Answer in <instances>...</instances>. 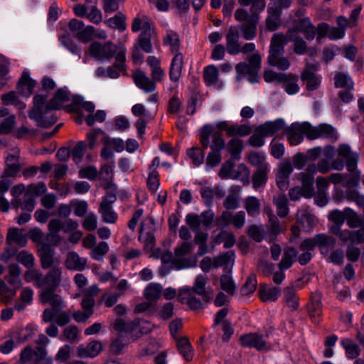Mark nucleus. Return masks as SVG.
<instances>
[{
    "label": "nucleus",
    "instance_id": "nucleus-1",
    "mask_svg": "<svg viewBox=\"0 0 364 364\" xmlns=\"http://www.w3.org/2000/svg\"><path fill=\"white\" fill-rule=\"evenodd\" d=\"M126 52L124 46H117L111 43L102 44L93 42L89 48L90 55L98 60H109L114 56L113 66L119 70H124L126 68Z\"/></svg>",
    "mask_w": 364,
    "mask_h": 364
},
{
    "label": "nucleus",
    "instance_id": "nucleus-2",
    "mask_svg": "<svg viewBox=\"0 0 364 364\" xmlns=\"http://www.w3.org/2000/svg\"><path fill=\"white\" fill-rule=\"evenodd\" d=\"M46 96L36 95L33 97V107L28 113L30 119L35 120L38 126L42 127H48L57 121V118L53 114L46 116L49 111L52 110L46 107Z\"/></svg>",
    "mask_w": 364,
    "mask_h": 364
},
{
    "label": "nucleus",
    "instance_id": "nucleus-3",
    "mask_svg": "<svg viewBox=\"0 0 364 364\" xmlns=\"http://www.w3.org/2000/svg\"><path fill=\"white\" fill-rule=\"evenodd\" d=\"M40 299L43 304H49L51 308H46L42 315V319L45 323H50L54 320L58 314V311L65 308V302L61 296L55 293V290L43 289L40 294Z\"/></svg>",
    "mask_w": 364,
    "mask_h": 364
},
{
    "label": "nucleus",
    "instance_id": "nucleus-4",
    "mask_svg": "<svg viewBox=\"0 0 364 364\" xmlns=\"http://www.w3.org/2000/svg\"><path fill=\"white\" fill-rule=\"evenodd\" d=\"M285 122L282 119H277L272 122H267L255 128L252 135V146L260 147L264 144V138L272 136L285 127Z\"/></svg>",
    "mask_w": 364,
    "mask_h": 364
},
{
    "label": "nucleus",
    "instance_id": "nucleus-5",
    "mask_svg": "<svg viewBox=\"0 0 364 364\" xmlns=\"http://www.w3.org/2000/svg\"><path fill=\"white\" fill-rule=\"evenodd\" d=\"M194 249L191 242H183L175 249V257L173 260V267L176 269H181L194 267L196 265V259L193 257H186Z\"/></svg>",
    "mask_w": 364,
    "mask_h": 364
},
{
    "label": "nucleus",
    "instance_id": "nucleus-6",
    "mask_svg": "<svg viewBox=\"0 0 364 364\" xmlns=\"http://www.w3.org/2000/svg\"><path fill=\"white\" fill-rule=\"evenodd\" d=\"M299 176L301 181V186H296L289 190V196L291 200H298L301 197L310 198L314 193V178L304 172H301Z\"/></svg>",
    "mask_w": 364,
    "mask_h": 364
},
{
    "label": "nucleus",
    "instance_id": "nucleus-7",
    "mask_svg": "<svg viewBox=\"0 0 364 364\" xmlns=\"http://www.w3.org/2000/svg\"><path fill=\"white\" fill-rule=\"evenodd\" d=\"M239 31L237 26H231L226 36V50L230 55H237L240 53H248L250 51V43L243 46L239 42Z\"/></svg>",
    "mask_w": 364,
    "mask_h": 364
},
{
    "label": "nucleus",
    "instance_id": "nucleus-8",
    "mask_svg": "<svg viewBox=\"0 0 364 364\" xmlns=\"http://www.w3.org/2000/svg\"><path fill=\"white\" fill-rule=\"evenodd\" d=\"M12 153H9L5 157V168L1 174V178H16L19 176L22 165L20 161V151L18 149H13Z\"/></svg>",
    "mask_w": 364,
    "mask_h": 364
},
{
    "label": "nucleus",
    "instance_id": "nucleus-9",
    "mask_svg": "<svg viewBox=\"0 0 364 364\" xmlns=\"http://www.w3.org/2000/svg\"><path fill=\"white\" fill-rule=\"evenodd\" d=\"M116 200V195L109 193L102 198L100 203L99 213L101 214L102 220L107 223L114 224L117 220V213L112 208V204Z\"/></svg>",
    "mask_w": 364,
    "mask_h": 364
},
{
    "label": "nucleus",
    "instance_id": "nucleus-10",
    "mask_svg": "<svg viewBox=\"0 0 364 364\" xmlns=\"http://www.w3.org/2000/svg\"><path fill=\"white\" fill-rule=\"evenodd\" d=\"M309 139H316L318 138L327 139L331 141H336L338 139V134L336 129L328 124H321L313 127L309 123Z\"/></svg>",
    "mask_w": 364,
    "mask_h": 364
},
{
    "label": "nucleus",
    "instance_id": "nucleus-11",
    "mask_svg": "<svg viewBox=\"0 0 364 364\" xmlns=\"http://www.w3.org/2000/svg\"><path fill=\"white\" fill-rule=\"evenodd\" d=\"M154 230V220L151 217L146 218L141 223L139 240L146 248H152L155 244Z\"/></svg>",
    "mask_w": 364,
    "mask_h": 364
},
{
    "label": "nucleus",
    "instance_id": "nucleus-12",
    "mask_svg": "<svg viewBox=\"0 0 364 364\" xmlns=\"http://www.w3.org/2000/svg\"><path fill=\"white\" fill-rule=\"evenodd\" d=\"M338 151V156L346 160L348 171L350 172H354L356 175L357 179L358 180L360 171L356 169L359 160L358 154L353 152L350 147L347 144L340 145Z\"/></svg>",
    "mask_w": 364,
    "mask_h": 364
},
{
    "label": "nucleus",
    "instance_id": "nucleus-13",
    "mask_svg": "<svg viewBox=\"0 0 364 364\" xmlns=\"http://www.w3.org/2000/svg\"><path fill=\"white\" fill-rule=\"evenodd\" d=\"M309 123L292 124L287 130V139L291 145L296 146L303 140V136L306 135L309 139Z\"/></svg>",
    "mask_w": 364,
    "mask_h": 364
},
{
    "label": "nucleus",
    "instance_id": "nucleus-14",
    "mask_svg": "<svg viewBox=\"0 0 364 364\" xmlns=\"http://www.w3.org/2000/svg\"><path fill=\"white\" fill-rule=\"evenodd\" d=\"M217 225L221 228H225L232 223L236 228H242L245 221V213L244 211H239L234 215L228 211H224L216 220Z\"/></svg>",
    "mask_w": 364,
    "mask_h": 364
},
{
    "label": "nucleus",
    "instance_id": "nucleus-15",
    "mask_svg": "<svg viewBox=\"0 0 364 364\" xmlns=\"http://www.w3.org/2000/svg\"><path fill=\"white\" fill-rule=\"evenodd\" d=\"M298 32H302L308 41H312L316 36V28L309 18H304L299 19L294 28L288 30V35L291 38L293 34L297 36Z\"/></svg>",
    "mask_w": 364,
    "mask_h": 364
},
{
    "label": "nucleus",
    "instance_id": "nucleus-16",
    "mask_svg": "<svg viewBox=\"0 0 364 364\" xmlns=\"http://www.w3.org/2000/svg\"><path fill=\"white\" fill-rule=\"evenodd\" d=\"M63 268L60 267H53L48 273L43 274V283L45 289L55 290L63 281Z\"/></svg>",
    "mask_w": 364,
    "mask_h": 364
},
{
    "label": "nucleus",
    "instance_id": "nucleus-17",
    "mask_svg": "<svg viewBox=\"0 0 364 364\" xmlns=\"http://www.w3.org/2000/svg\"><path fill=\"white\" fill-rule=\"evenodd\" d=\"M235 18L240 25L237 26L246 40L250 39V14L244 7L238 8L235 13Z\"/></svg>",
    "mask_w": 364,
    "mask_h": 364
},
{
    "label": "nucleus",
    "instance_id": "nucleus-18",
    "mask_svg": "<svg viewBox=\"0 0 364 364\" xmlns=\"http://www.w3.org/2000/svg\"><path fill=\"white\" fill-rule=\"evenodd\" d=\"M292 171L293 166L289 161H284L279 165L276 175V182L281 191L287 189L289 183V176Z\"/></svg>",
    "mask_w": 364,
    "mask_h": 364
},
{
    "label": "nucleus",
    "instance_id": "nucleus-19",
    "mask_svg": "<svg viewBox=\"0 0 364 364\" xmlns=\"http://www.w3.org/2000/svg\"><path fill=\"white\" fill-rule=\"evenodd\" d=\"M135 85L146 93L153 92L156 85L152 79H150L142 70H136L132 75Z\"/></svg>",
    "mask_w": 364,
    "mask_h": 364
},
{
    "label": "nucleus",
    "instance_id": "nucleus-20",
    "mask_svg": "<svg viewBox=\"0 0 364 364\" xmlns=\"http://www.w3.org/2000/svg\"><path fill=\"white\" fill-rule=\"evenodd\" d=\"M175 55L172 59L171 68L169 70L170 80L173 82V87L171 89H174L178 86V81L181 76V72L183 67V56L179 53H175Z\"/></svg>",
    "mask_w": 364,
    "mask_h": 364
},
{
    "label": "nucleus",
    "instance_id": "nucleus-21",
    "mask_svg": "<svg viewBox=\"0 0 364 364\" xmlns=\"http://www.w3.org/2000/svg\"><path fill=\"white\" fill-rule=\"evenodd\" d=\"M296 219L305 231H310L316 224V219L307 209H299L296 214Z\"/></svg>",
    "mask_w": 364,
    "mask_h": 364
},
{
    "label": "nucleus",
    "instance_id": "nucleus-22",
    "mask_svg": "<svg viewBox=\"0 0 364 364\" xmlns=\"http://www.w3.org/2000/svg\"><path fill=\"white\" fill-rule=\"evenodd\" d=\"M258 294L262 301L273 302L281 295V289L277 287L262 284L259 286Z\"/></svg>",
    "mask_w": 364,
    "mask_h": 364
},
{
    "label": "nucleus",
    "instance_id": "nucleus-23",
    "mask_svg": "<svg viewBox=\"0 0 364 364\" xmlns=\"http://www.w3.org/2000/svg\"><path fill=\"white\" fill-rule=\"evenodd\" d=\"M54 253V249L47 244H43L39 249L38 256L43 269H47L55 263Z\"/></svg>",
    "mask_w": 364,
    "mask_h": 364
},
{
    "label": "nucleus",
    "instance_id": "nucleus-24",
    "mask_svg": "<svg viewBox=\"0 0 364 364\" xmlns=\"http://www.w3.org/2000/svg\"><path fill=\"white\" fill-rule=\"evenodd\" d=\"M146 63L151 68V76L154 83L162 81L165 77V72L161 67L160 60L156 56L151 55L147 58Z\"/></svg>",
    "mask_w": 364,
    "mask_h": 364
},
{
    "label": "nucleus",
    "instance_id": "nucleus-25",
    "mask_svg": "<svg viewBox=\"0 0 364 364\" xmlns=\"http://www.w3.org/2000/svg\"><path fill=\"white\" fill-rule=\"evenodd\" d=\"M87 262V258L80 257L76 252H70L67 255L65 266L70 270L82 271L85 269Z\"/></svg>",
    "mask_w": 364,
    "mask_h": 364
},
{
    "label": "nucleus",
    "instance_id": "nucleus-26",
    "mask_svg": "<svg viewBox=\"0 0 364 364\" xmlns=\"http://www.w3.org/2000/svg\"><path fill=\"white\" fill-rule=\"evenodd\" d=\"M178 299L182 304H186L192 309H199L202 306L201 301L193 295V291L189 288L181 289Z\"/></svg>",
    "mask_w": 364,
    "mask_h": 364
},
{
    "label": "nucleus",
    "instance_id": "nucleus-27",
    "mask_svg": "<svg viewBox=\"0 0 364 364\" xmlns=\"http://www.w3.org/2000/svg\"><path fill=\"white\" fill-rule=\"evenodd\" d=\"M37 82L31 79L28 73L23 72L18 83V91L25 97H28L36 87Z\"/></svg>",
    "mask_w": 364,
    "mask_h": 364
},
{
    "label": "nucleus",
    "instance_id": "nucleus-28",
    "mask_svg": "<svg viewBox=\"0 0 364 364\" xmlns=\"http://www.w3.org/2000/svg\"><path fill=\"white\" fill-rule=\"evenodd\" d=\"M301 80L306 82L308 90H315L318 88L321 82V77L310 70L309 65L301 74Z\"/></svg>",
    "mask_w": 364,
    "mask_h": 364
},
{
    "label": "nucleus",
    "instance_id": "nucleus-29",
    "mask_svg": "<svg viewBox=\"0 0 364 364\" xmlns=\"http://www.w3.org/2000/svg\"><path fill=\"white\" fill-rule=\"evenodd\" d=\"M102 346L99 341H92L86 346H80L77 348V355L81 358H93L102 350Z\"/></svg>",
    "mask_w": 364,
    "mask_h": 364
},
{
    "label": "nucleus",
    "instance_id": "nucleus-30",
    "mask_svg": "<svg viewBox=\"0 0 364 364\" xmlns=\"http://www.w3.org/2000/svg\"><path fill=\"white\" fill-rule=\"evenodd\" d=\"M289 35L286 36L282 33H275L273 35L270 44L269 54H284V46L288 43Z\"/></svg>",
    "mask_w": 364,
    "mask_h": 364
},
{
    "label": "nucleus",
    "instance_id": "nucleus-31",
    "mask_svg": "<svg viewBox=\"0 0 364 364\" xmlns=\"http://www.w3.org/2000/svg\"><path fill=\"white\" fill-rule=\"evenodd\" d=\"M298 82L299 77L297 75L292 73H284L281 83L284 84L286 92L292 95L298 93L300 90Z\"/></svg>",
    "mask_w": 364,
    "mask_h": 364
},
{
    "label": "nucleus",
    "instance_id": "nucleus-32",
    "mask_svg": "<svg viewBox=\"0 0 364 364\" xmlns=\"http://www.w3.org/2000/svg\"><path fill=\"white\" fill-rule=\"evenodd\" d=\"M70 100V93L63 89H58L55 96L46 104V107L50 109L57 110L61 109L63 103Z\"/></svg>",
    "mask_w": 364,
    "mask_h": 364
},
{
    "label": "nucleus",
    "instance_id": "nucleus-33",
    "mask_svg": "<svg viewBox=\"0 0 364 364\" xmlns=\"http://www.w3.org/2000/svg\"><path fill=\"white\" fill-rule=\"evenodd\" d=\"M163 43L168 46L172 53H177L181 48V41L177 32L173 30L168 29L163 37Z\"/></svg>",
    "mask_w": 364,
    "mask_h": 364
},
{
    "label": "nucleus",
    "instance_id": "nucleus-34",
    "mask_svg": "<svg viewBox=\"0 0 364 364\" xmlns=\"http://www.w3.org/2000/svg\"><path fill=\"white\" fill-rule=\"evenodd\" d=\"M316 246L318 247L322 255H326L335 245L336 240L325 234L316 235Z\"/></svg>",
    "mask_w": 364,
    "mask_h": 364
},
{
    "label": "nucleus",
    "instance_id": "nucleus-35",
    "mask_svg": "<svg viewBox=\"0 0 364 364\" xmlns=\"http://www.w3.org/2000/svg\"><path fill=\"white\" fill-rule=\"evenodd\" d=\"M61 229H63L62 222L59 219H52L48 223L49 232L47 235V240L53 244L60 242L59 232Z\"/></svg>",
    "mask_w": 364,
    "mask_h": 364
},
{
    "label": "nucleus",
    "instance_id": "nucleus-36",
    "mask_svg": "<svg viewBox=\"0 0 364 364\" xmlns=\"http://www.w3.org/2000/svg\"><path fill=\"white\" fill-rule=\"evenodd\" d=\"M273 203L276 207L277 213L279 217L284 218L289 213V202L284 194L274 196L272 198Z\"/></svg>",
    "mask_w": 364,
    "mask_h": 364
},
{
    "label": "nucleus",
    "instance_id": "nucleus-37",
    "mask_svg": "<svg viewBox=\"0 0 364 364\" xmlns=\"http://www.w3.org/2000/svg\"><path fill=\"white\" fill-rule=\"evenodd\" d=\"M207 280L208 279L205 276L198 275L196 278L193 289H191L197 294L203 296V299L205 301H208L212 297V292L208 291L205 288Z\"/></svg>",
    "mask_w": 364,
    "mask_h": 364
},
{
    "label": "nucleus",
    "instance_id": "nucleus-38",
    "mask_svg": "<svg viewBox=\"0 0 364 364\" xmlns=\"http://www.w3.org/2000/svg\"><path fill=\"white\" fill-rule=\"evenodd\" d=\"M269 171V167L263 166L255 171L252 177V182L253 188L255 190H258L264 186L267 181V173Z\"/></svg>",
    "mask_w": 364,
    "mask_h": 364
},
{
    "label": "nucleus",
    "instance_id": "nucleus-39",
    "mask_svg": "<svg viewBox=\"0 0 364 364\" xmlns=\"http://www.w3.org/2000/svg\"><path fill=\"white\" fill-rule=\"evenodd\" d=\"M7 240L9 243L14 242L20 247H24L27 243V237L23 230L10 228L7 234Z\"/></svg>",
    "mask_w": 364,
    "mask_h": 364
},
{
    "label": "nucleus",
    "instance_id": "nucleus-40",
    "mask_svg": "<svg viewBox=\"0 0 364 364\" xmlns=\"http://www.w3.org/2000/svg\"><path fill=\"white\" fill-rule=\"evenodd\" d=\"M341 346L346 351V357L348 359L353 360L359 356L360 349L358 344L353 342L350 338H344L341 341Z\"/></svg>",
    "mask_w": 364,
    "mask_h": 364
},
{
    "label": "nucleus",
    "instance_id": "nucleus-41",
    "mask_svg": "<svg viewBox=\"0 0 364 364\" xmlns=\"http://www.w3.org/2000/svg\"><path fill=\"white\" fill-rule=\"evenodd\" d=\"M24 280L29 283L33 282V285L37 288H43V273L33 268L28 269L23 275Z\"/></svg>",
    "mask_w": 364,
    "mask_h": 364
},
{
    "label": "nucleus",
    "instance_id": "nucleus-42",
    "mask_svg": "<svg viewBox=\"0 0 364 364\" xmlns=\"http://www.w3.org/2000/svg\"><path fill=\"white\" fill-rule=\"evenodd\" d=\"M140 30L142 31H151V21L146 16H137L133 20L132 31L136 33Z\"/></svg>",
    "mask_w": 364,
    "mask_h": 364
},
{
    "label": "nucleus",
    "instance_id": "nucleus-43",
    "mask_svg": "<svg viewBox=\"0 0 364 364\" xmlns=\"http://www.w3.org/2000/svg\"><path fill=\"white\" fill-rule=\"evenodd\" d=\"M296 255L297 251L294 248L289 247L285 249L282 259L279 263V269L285 270L290 268Z\"/></svg>",
    "mask_w": 364,
    "mask_h": 364
},
{
    "label": "nucleus",
    "instance_id": "nucleus-44",
    "mask_svg": "<svg viewBox=\"0 0 364 364\" xmlns=\"http://www.w3.org/2000/svg\"><path fill=\"white\" fill-rule=\"evenodd\" d=\"M270 228L267 235H266L265 240L271 242L274 241L277 236L281 232L282 228L277 218L272 214V211L269 213Z\"/></svg>",
    "mask_w": 364,
    "mask_h": 364
},
{
    "label": "nucleus",
    "instance_id": "nucleus-45",
    "mask_svg": "<svg viewBox=\"0 0 364 364\" xmlns=\"http://www.w3.org/2000/svg\"><path fill=\"white\" fill-rule=\"evenodd\" d=\"M177 348L180 354L186 361L193 358L192 346L186 338H179L177 340Z\"/></svg>",
    "mask_w": 364,
    "mask_h": 364
},
{
    "label": "nucleus",
    "instance_id": "nucleus-46",
    "mask_svg": "<svg viewBox=\"0 0 364 364\" xmlns=\"http://www.w3.org/2000/svg\"><path fill=\"white\" fill-rule=\"evenodd\" d=\"M334 80V85L336 87H342L347 90L353 89V81L347 73H337L335 75Z\"/></svg>",
    "mask_w": 364,
    "mask_h": 364
},
{
    "label": "nucleus",
    "instance_id": "nucleus-47",
    "mask_svg": "<svg viewBox=\"0 0 364 364\" xmlns=\"http://www.w3.org/2000/svg\"><path fill=\"white\" fill-rule=\"evenodd\" d=\"M282 55L283 54H269L268 58L269 64L282 70H287L290 66V62L287 58Z\"/></svg>",
    "mask_w": 364,
    "mask_h": 364
},
{
    "label": "nucleus",
    "instance_id": "nucleus-48",
    "mask_svg": "<svg viewBox=\"0 0 364 364\" xmlns=\"http://www.w3.org/2000/svg\"><path fill=\"white\" fill-rule=\"evenodd\" d=\"M343 236L346 237V242H350L353 245L361 244L364 242V226L357 230H347Z\"/></svg>",
    "mask_w": 364,
    "mask_h": 364
},
{
    "label": "nucleus",
    "instance_id": "nucleus-49",
    "mask_svg": "<svg viewBox=\"0 0 364 364\" xmlns=\"http://www.w3.org/2000/svg\"><path fill=\"white\" fill-rule=\"evenodd\" d=\"M162 291L161 285L156 283H150L144 290V296L149 301L158 299Z\"/></svg>",
    "mask_w": 364,
    "mask_h": 364
},
{
    "label": "nucleus",
    "instance_id": "nucleus-50",
    "mask_svg": "<svg viewBox=\"0 0 364 364\" xmlns=\"http://www.w3.org/2000/svg\"><path fill=\"white\" fill-rule=\"evenodd\" d=\"M218 70L216 66L212 65L206 67L203 71V77L207 85H215L218 79Z\"/></svg>",
    "mask_w": 364,
    "mask_h": 364
},
{
    "label": "nucleus",
    "instance_id": "nucleus-51",
    "mask_svg": "<svg viewBox=\"0 0 364 364\" xmlns=\"http://www.w3.org/2000/svg\"><path fill=\"white\" fill-rule=\"evenodd\" d=\"M105 23L109 27L118 29L120 31H124L127 28L125 16L122 14H118L114 17L109 18L105 21Z\"/></svg>",
    "mask_w": 364,
    "mask_h": 364
},
{
    "label": "nucleus",
    "instance_id": "nucleus-52",
    "mask_svg": "<svg viewBox=\"0 0 364 364\" xmlns=\"http://www.w3.org/2000/svg\"><path fill=\"white\" fill-rule=\"evenodd\" d=\"M109 250V245L106 242H100L92 250L90 257L96 261H101Z\"/></svg>",
    "mask_w": 364,
    "mask_h": 364
},
{
    "label": "nucleus",
    "instance_id": "nucleus-53",
    "mask_svg": "<svg viewBox=\"0 0 364 364\" xmlns=\"http://www.w3.org/2000/svg\"><path fill=\"white\" fill-rule=\"evenodd\" d=\"M139 323L126 321L122 318L116 319L114 323V328L119 332L129 333L134 331Z\"/></svg>",
    "mask_w": 364,
    "mask_h": 364
},
{
    "label": "nucleus",
    "instance_id": "nucleus-54",
    "mask_svg": "<svg viewBox=\"0 0 364 364\" xmlns=\"http://www.w3.org/2000/svg\"><path fill=\"white\" fill-rule=\"evenodd\" d=\"M187 155L191 159L196 166H200L204 161L205 154L200 147H192L187 151Z\"/></svg>",
    "mask_w": 364,
    "mask_h": 364
},
{
    "label": "nucleus",
    "instance_id": "nucleus-55",
    "mask_svg": "<svg viewBox=\"0 0 364 364\" xmlns=\"http://www.w3.org/2000/svg\"><path fill=\"white\" fill-rule=\"evenodd\" d=\"M346 220L350 228H356L362 225L360 217L356 212L349 208H346Z\"/></svg>",
    "mask_w": 364,
    "mask_h": 364
},
{
    "label": "nucleus",
    "instance_id": "nucleus-56",
    "mask_svg": "<svg viewBox=\"0 0 364 364\" xmlns=\"http://www.w3.org/2000/svg\"><path fill=\"white\" fill-rule=\"evenodd\" d=\"M0 123V134H7L10 133L16 124V117L14 114L8 112V114Z\"/></svg>",
    "mask_w": 364,
    "mask_h": 364
},
{
    "label": "nucleus",
    "instance_id": "nucleus-57",
    "mask_svg": "<svg viewBox=\"0 0 364 364\" xmlns=\"http://www.w3.org/2000/svg\"><path fill=\"white\" fill-rule=\"evenodd\" d=\"M16 259L27 269H32L35 264L34 255L26 250L21 251L18 255Z\"/></svg>",
    "mask_w": 364,
    "mask_h": 364
},
{
    "label": "nucleus",
    "instance_id": "nucleus-58",
    "mask_svg": "<svg viewBox=\"0 0 364 364\" xmlns=\"http://www.w3.org/2000/svg\"><path fill=\"white\" fill-rule=\"evenodd\" d=\"M235 259V255L232 251L219 255L213 259V267H219L222 266H228L232 264Z\"/></svg>",
    "mask_w": 364,
    "mask_h": 364
},
{
    "label": "nucleus",
    "instance_id": "nucleus-59",
    "mask_svg": "<svg viewBox=\"0 0 364 364\" xmlns=\"http://www.w3.org/2000/svg\"><path fill=\"white\" fill-rule=\"evenodd\" d=\"M151 35V31H142L138 37L139 47L147 53L152 52Z\"/></svg>",
    "mask_w": 364,
    "mask_h": 364
},
{
    "label": "nucleus",
    "instance_id": "nucleus-60",
    "mask_svg": "<svg viewBox=\"0 0 364 364\" xmlns=\"http://www.w3.org/2000/svg\"><path fill=\"white\" fill-rule=\"evenodd\" d=\"M309 313L310 317L314 323L318 322V318L321 315V302L319 299L312 300L309 304Z\"/></svg>",
    "mask_w": 364,
    "mask_h": 364
},
{
    "label": "nucleus",
    "instance_id": "nucleus-61",
    "mask_svg": "<svg viewBox=\"0 0 364 364\" xmlns=\"http://www.w3.org/2000/svg\"><path fill=\"white\" fill-rule=\"evenodd\" d=\"M63 338L70 343H75L80 341V333L76 326H69L63 331Z\"/></svg>",
    "mask_w": 364,
    "mask_h": 364
},
{
    "label": "nucleus",
    "instance_id": "nucleus-62",
    "mask_svg": "<svg viewBox=\"0 0 364 364\" xmlns=\"http://www.w3.org/2000/svg\"><path fill=\"white\" fill-rule=\"evenodd\" d=\"M47 191L46 184L43 182H38L37 183H31L28 186L26 193L29 196H31L34 199L36 197L41 196L45 193Z\"/></svg>",
    "mask_w": 364,
    "mask_h": 364
},
{
    "label": "nucleus",
    "instance_id": "nucleus-63",
    "mask_svg": "<svg viewBox=\"0 0 364 364\" xmlns=\"http://www.w3.org/2000/svg\"><path fill=\"white\" fill-rule=\"evenodd\" d=\"M60 41L70 53L77 55L79 58H81V49L74 43L68 35L62 36L60 38Z\"/></svg>",
    "mask_w": 364,
    "mask_h": 364
},
{
    "label": "nucleus",
    "instance_id": "nucleus-64",
    "mask_svg": "<svg viewBox=\"0 0 364 364\" xmlns=\"http://www.w3.org/2000/svg\"><path fill=\"white\" fill-rule=\"evenodd\" d=\"M216 242L223 243L225 248H230L235 245V239L232 233L223 230L218 235Z\"/></svg>",
    "mask_w": 364,
    "mask_h": 364
}]
</instances>
